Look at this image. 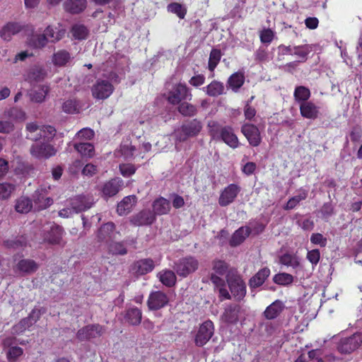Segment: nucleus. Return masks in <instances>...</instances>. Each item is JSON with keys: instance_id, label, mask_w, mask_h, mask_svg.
<instances>
[{"instance_id": "1", "label": "nucleus", "mask_w": 362, "mask_h": 362, "mask_svg": "<svg viewBox=\"0 0 362 362\" xmlns=\"http://www.w3.org/2000/svg\"><path fill=\"white\" fill-rule=\"evenodd\" d=\"M15 339L8 337L3 340V349L8 362H16L23 355V349L14 344Z\"/></svg>"}, {"instance_id": "2", "label": "nucleus", "mask_w": 362, "mask_h": 362, "mask_svg": "<svg viewBox=\"0 0 362 362\" xmlns=\"http://www.w3.org/2000/svg\"><path fill=\"white\" fill-rule=\"evenodd\" d=\"M27 130L29 132L28 137L33 140H37L40 138L49 139L55 134V129L51 126L39 127L35 123L27 124Z\"/></svg>"}, {"instance_id": "3", "label": "nucleus", "mask_w": 362, "mask_h": 362, "mask_svg": "<svg viewBox=\"0 0 362 362\" xmlns=\"http://www.w3.org/2000/svg\"><path fill=\"white\" fill-rule=\"evenodd\" d=\"M199 266L198 260L193 257H187L180 259L175 266L177 274L183 277H186L189 274L195 272Z\"/></svg>"}, {"instance_id": "4", "label": "nucleus", "mask_w": 362, "mask_h": 362, "mask_svg": "<svg viewBox=\"0 0 362 362\" xmlns=\"http://www.w3.org/2000/svg\"><path fill=\"white\" fill-rule=\"evenodd\" d=\"M214 327L211 320H206L199 327L195 335L194 342L197 346H202L206 344L214 334Z\"/></svg>"}, {"instance_id": "5", "label": "nucleus", "mask_w": 362, "mask_h": 362, "mask_svg": "<svg viewBox=\"0 0 362 362\" xmlns=\"http://www.w3.org/2000/svg\"><path fill=\"white\" fill-rule=\"evenodd\" d=\"M114 90L112 84L106 79H98L92 88L93 96L98 100H104L110 96Z\"/></svg>"}, {"instance_id": "6", "label": "nucleus", "mask_w": 362, "mask_h": 362, "mask_svg": "<svg viewBox=\"0 0 362 362\" xmlns=\"http://www.w3.org/2000/svg\"><path fill=\"white\" fill-rule=\"evenodd\" d=\"M192 94L188 88L182 83L175 85L169 92L168 100L170 103L178 104L182 100H191Z\"/></svg>"}, {"instance_id": "7", "label": "nucleus", "mask_w": 362, "mask_h": 362, "mask_svg": "<svg viewBox=\"0 0 362 362\" xmlns=\"http://www.w3.org/2000/svg\"><path fill=\"white\" fill-rule=\"evenodd\" d=\"M201 123L197 119H194L182 127V128L175 132L176 137L180 141H185L188 137L196 136L202 129Z\"/></svg>"}, {"instance_id": "8", "label": "nucleus", "mask_w": 362, "mask_h": 362, "mask_svg": "<svg viewBox=\"0 0 362 362\" xmlns=\"http://www.w3.org/2000/svg\"><path fill=\"white\" fill-rule=\"evenodd\" d=\"M362 343V334H354L353 336L341 340L338 345V349L341 353H351L358 349Z\"/></svg>"}, {"instance_id": "9", "label": "nucleus", "mask_w": 362, "mask_h": 362, "mask_svg": "<svg viewBox=\"0 0 362 362\" xmlns=\"http://www.w3.org/2000/svg\"><path fill=\"white\" fill-rule=\"evenodd\" d=\"M240 192V187L235 184H230L226 187L221 192L218 204L221 206H226L231 204Z\"/></svg>"}, {"instance_id": "10", "label": "nucleus", "mask_w": 362, "mask_h": 362, "mask_svg": "<svg viewBox=\"0 0 362 362\" xmlns=\"http://www.w3.org/2000/svg\"><path fill=\"white\" fill-rule=\"evenodd\" d=\"M169 302L168 296L160 291L151 292L147 300L150 310H156L165 306Z\"/></svg>"}, {"instance_id": "11", "label": "nucleus", "mask_w": 362, "mask_h": 362, "mask_svg": "<svg viewBox=\"0 0 362 362\" xmlns=\"http://www.w3.org/2000/svg\"><path fill=\"white\" fill-rule=\"evenodd\" d=\"M124 186V182L119 177L113 178L105 182L101 187L102 196L105 198L116 195Z\"/></svg>"}, {"instance_id": "12", "label": "nucleus", "mask_w": 362, "mask_h": 362, "mask_svg": "<svg viewBox=\"0 0 362 362\" xmlns=\"http://www.w3.org/2000/svg\"><path fill=\"white\" fill-rule=\"evenodd\" d=\"M241 132L250 145L257 146L260 144L262 139L259 129L256 126L251 124H245L243 125Z\"/></svg>"}, {"instance_id": "13", "label": "nucleus", "mask_w": 362, "mask_h": 362, "mask_svg": "<svg viewBox=\"0 0 362 362\" xmlns=\"http://www.w3.org/2000/svg\"><path fill=\"white\" fill-rule=\"evenodd\" d=\"M228 283L230 292L235 298L240 300L245 296L246 293L245 284L240 277L228 278Z\"/></svg>"}, {"instance_id": "14", "label": "nucleus", "mask_w": 362, "mask_h": 362, "mask_svg": "<svg viewBox=\"0 0 362 362\" xmlns=\"http://www.w3.org/2000/svg\"><path fill=\"white\" fill-rule=\"evenodd\" d=\"M40 317V310H34L32 311L30 315L23 320H22L17 325L13 326L12 329V333L14 334H19L26 329H28L30 326L35 324Z\"/></svg>"}, {"instance_id": "15", "label": "nucleus", "mask_w": 362, "mask_h": 362, "mask_svg": "<svg viewBox=\"0 0 362 362\" xmlns=\"http://www.w3.org/2000/svg\"><path fill=\"white\" fill-rule=\"evenodd\" d=\"M240 312L241 309L239 306L230 305L226 308L221 317V320L227 325L236 324L239 321Z\"/></svg>"}, {"instance_id": "16", "label": "nucleus", "mask_w": 362, "mask_h": 362, "mask_svg": "<svg viewBox=\"0 0 362 362\" xmlns=\"http://www.w3.org/2000/svg\"><path fill=\"white\" fill-rule=\"evenodd\" d=\"M74 212L79 213L88 209L93 205V199L86 196H78L71 199L69 202Z\"/></svg>"}, {"instance_id": "17", "label": "nucleus", "mask_w": 362, "mask_h": 362, "mask_svg": "<svg viewBox=\"0 0 362 362\" xmlns=\"http://www.w3.org/2000/svg\"><path fill=\"white\" fill-rule=\"evenodd\" d=\"M279 49L285 54L295 55L302 60H305L307 55L312 51L310 46L308 45L298 47L280 46Z\"/></svg>"}, {"instance_id": "18", "label": "nucleus", "mask_w": 362, "mask_h": 362, "mask_svg": "<svg viewBox=\"0 0 362 362\" xmlns=\"http://www.w3.org/2000/svg\"><path fill=\"white\" fill-rule=\"evenodd\" d=\"M22 29L18 23L9 22L4 25L0 30V37L4 41H10L12 37L18 34Z\"/></svg>"}, {"instance_id": "19", "label": "nucleus", "mask_w": 362, "mask_h": 362, "mask_svg": "<svg viewBox=\"0 0 362 362\" xmlns=\"http://www.w3.org/2000/svg\"><path fill=\"white\" fill-rule=\"evenodd\" d=\"M220 136L223 141L230 148H236L239 146V140L231 127H225L221 128Z\"/></svg>"}, {"instance_id": "20", "label": "nucleus", "mask_w": 362, "mask_h": 362, "mask_svg": "<svg viewBox=\"0 0 362 362\" xmlns=\"http://www.w3.org/2000/svg\"><path fill=\"white\" fill-rule=\"evenodd\" d=\"M153 261L150 259H140L136 262L132 268V272L137 275H144L151 272L154 269Z\"/></svg>"}, {"instance_id": "21", "label": "nucleus", "mask_w": 362, "mask_h": 362, "mask_svg": "<svg viewBox=\"0 0 362 362\" xmlns=\"http://www.w3.org/2000/svg\"><path fill=\"white\" fill-rule=\"evenodd\" d=\"M45 189H38L35 191L33 197L34 202L38 209H44L52 205L53 201L51 198L45 196Z\"/></svg>"}, {"instance_id": "22", "label": "nucleus", "mask_w": 362, "mask_h": 362, "mask_svg": "<svg viewBox=\"0 0 362 362\" xmlns=\"http://www.w3.org/2000/svg\"><path fill=\"white\" fill-rule=\"evenodd\" d=\"M137 199L134 195L125 197L117 205V213L119 215L129 214L136 203Z\"/></svg>"}, {"instance_id": "23", "label": "nucleus", "mask_w": 362, "mask_h": 362, "mask_svg": "<svg viewBox=\"0 0 362 362\" xmlns=\"http://www.w3.org/2000/svg\"><path fill=\"white\" fill-rule=\"evenodd\" d=\"M284 303L281 300H275L269 305L264 312V317L268 320L276 318L284 310Z\"/></svg>"}, {"instance_id": "24", "label": "nucleus", "mask_w": 362, "mask_h": 362, "mask_svg": "<svg viewBox=\"0 0 362 362\" xmlns=\"http://www.w3.org/2000/svg\"><path fill=\"white\" fill-rule=\"evenodd\" d=\"M301 115L308 119H315L318 115V107L312 102H302L300 103Z\"/></svg>"}, {"instance_id": "25", "label": "nucleus", "mask_w": 362, "mask_h": 362, "mask_svg": "<svg viewBox=\"0 0 362 362\" xmlns=\"http://www.w3.org/2000/svg\"><path fill=\"white\" fill-rule=\"evenodd\" d=\"M307 305H302L300 307V315H295L291 319V322L293 323L294 321L300 323V325H298L295 329L296 332L303 331V328L301 327V325H305L308 323V318L311 317L313 315H308L307 310Z\"/></svg>"}, {"instance_id": "26", "label": "nucleus", "mask_w": 362, "mask_h": 362, "mask_svg": "<svg viewBox=\"0 0 362 362\" xmlns=\"http://www.w3.org/2000/svg\"><path fill=\"white\" fill-rule=\"evenodd\" d=\"M44 33L50 42H56L64 36L66 30L61 25L55 28L48 26Z\"/></svg>"}, {"instance_id": "27", "label": "nucleus", "mask_w": 362, "mask_h": 362, "mask_svg": "<svg viewBox=\"0 0 362 362\" xmlns=\"http://www.w3.org/2000/svg\"><path fill=\"white\" fill-rule=\"evenodd\" d=\"M155 220L154 215L150 211H142L132 219L134 224L141 226L151 224Z\"/></svg>"}, {"instance_id": "28", "label": "nucleus", "mask_w": 362, "mask_h": 362, "mask_svg": "<svg viewBox=\"0 0 362 362\" xmlns=\"http://www.w3.org/2000/svg\"><path fill=\"white\" fill-rule=\"evenodd\" d=\"M280 263L295 269L300 266L299 257L296 254L286 253L280 257Z\"/></svg>"}, {"instance_id": "29", "label": "nucleus", "mask_w": 362, "mask_h": 362, "mask_svg": "<svg viewBox=\"0 0 362 362\" xmlns=\"http://www.w3.org/2000/svg\"><path fill=\"white\" fill-rule=\"evenodd\" d=\"M270 275V269L264 267L260 269L254 276L250 280V285L252 288L259 287L263 284L267 278Z\"/></svg>"}, {"instance_id": "30", "label": "nucleus", "mask_w": 362, "mask_h": 362, "mask_svg": "<svg viewBox=\"0 0 362 362\" xmlns=\"http://www.w3.org/2000/svg\"><path fill=\"white\" fill-rule=\"evenodd\" d=\"M213 270L214 271L215 274L211 275V280L215 284H218L221 281V279L218 276H216V274L221 276L224 275L228 270V266L224 262L217 260L215 261L213 264Z\"/></svg>"}, {"instance_id": "31", "label": "nucleus", "mask_w": 362, "mask_h": 362, "mask_svg": "<svg viewBox=\"0 0 362 362\" xmlns=\"http://www.w3.org/2000/svg\"><path fill=\"white\" fill-rule=\"evenodd\" d=\"M86 6V0H66L64 3L66 11L77 13L82 11Z\"/></svg>"}, {"instance_id": "32", "label": "nucleus", "mask_w": 362, "mask_h": 362, "mask_svg": "<svg viewBox=\"0 0 362 362\" xmlns=\"http://www.w3.org/2000/svg\"><path fill=\"white\" fill-rule=\"evenodd\" d=\"M153 209L156 214H166L170 211V204L167 199L160 197L153 202Z\"/></svg>"}, {"instance_id": "33", "label": "nucleus", "mask_w": 362, "mask_h": 362, "mask_svg": "<svg viewBox=\"0 0 362 362\" xmlns=\"http://www.w3.org/2000/svg\"><path fill=\"white\" fill-rule=\"evenodd\" d=\"M203 90L209 96H218L224 92V86L222 83L214 81L207 86L204 87Z\"/></svg>"}, {"instance_id": "34", "label": "nucleus", "mask_w": 362, "mask_h": 362, "mask_svg": "<svg viewBox=\"0 0 362 362\" xmlns=\"http://www.w3.org/2000/svg\"><path fill=\"white\" fill-rule=\"evenodd\" d=\"M250 233V230L248 227L240 228L234 233L230 240V245L233 246L240 245L249 235Z\"/></svg>"}, {"instance_id": "35", "label": "nucleus", "mask_w": 362, "mask_h": 362, "mask_svg": "<svg viewBox=\"0 0 362 362\" xmlns=\"http://www.w3.org/2000/svg\"><path fill=\"white\" fill-rule=\"evenodd\" d=\"M52 60L55 66H64L70 62L71 55L66 50H59L53 54Z\"/></svg>"}, {"instance_id": "36", "label": "nucleus", "mask_w": 362, "mask_h": 362, "mask_svg": "<svg viewBox=\"0 0 362 362\" xmlns=\"http://www.w3.org/2000/svg\"><path fill=\"white\" fill-rule=\"evenodd\" d=\"M38 146H32L30 149L31 154L36 158H48L56 153L54 147L49 144H43V151H37Z\"/></svg>"}, {"instance_id": "37", "label": "nucleus", "mask_w": 362, "mask_h": 362, "mask_svg": "<svg viewBox=\"0 0 362 362\" xmlns=\"http://www.w3.org/2000/svg\"><path fill=\"white\" fill-rule=\"evenodd\" d=\"M46 75L47 72L43 67L35 66L28 72L26 80L30 82L39 81L44 79Z\"/></svg>"}, {"instance_id": "38", "label": "nucleus", "mask_w": 362, "mask_h": 362, "mask_svg": "<svg viewBox=\"0 0 362 362\" xmlns=\"http://www.w3.org/2000/svg\"><path fill=\"white\" fill-rule=\"evenodd\" d=\"M141 311L136 308H132L127 312L125 318L132 325H138L141 321Z\"/></svg>"}, {"instance_id": "39", "label": "nucleus", "mask_w": 362, "mask_h": 362, "mask_svg": "<svg viewBox=\"0 0 362 362\" xmlns=\"http://www.w3.org/2000/svg\"><path fill=\"white\" fill-rule=\"evenodd\" d=\"M245 76L242 73H235L228 78V85L233 91H238L243 85Z\"/></svg>"}, {"instance_id": "40", "label": "nucleus", "mask_w": 362, "mask_h": 362, "mask_svg": "<svg viewBox=\"0 0 362 362\" xmlns=\"http://www.w3.org/2000/svg\"><path fill=\"white\" fill-rule=\"evenodd\" d=\"M160 281L166 286H172L175 284L176 276L173 272L164 270L158 274Z\"/></svg>"}, {"instance_id": "41", "label": "nucleus", "mask_w": 362, "mask_h": 362, "mask_svg": "<svg viewBox=\"0 0 362 362\" xmlns=\"http://www.w3.org/2000/svg\"><path fill=\"white\" fill-rule=\"evenodd\" d=\"M295 362H323L321 358L320 351L312 350L308 352L307 356H300Z\"/></svg>"}, {"instance_id": "42", "label": "nucleus", "mask_w": 362, "mask_h": 362, "mask_svg": "<svg viewBox=\"0 0 362 362\" xmlns=\"http://www.w3.org/2000/svg\"><path fill=\"white\" fill-rule=\"evenodd\" d=\"M74 147L82 156L90 158L94 155V147L90 143H80Z\"/></svg>"}, {"instance_id": "43", "label": "nucleus", "mask_w": 362, "mask_h": 362, "mask_svg": "<svg viewBox=\"0 0 362 362\" xmlns=\"http://www.w3.org/2000/svg\"><path fill=\"white\" fill-rule=\"evenodd\" d=\"M31 201L27 197H21L16 201V210L19 213H28L32 209Z\"/></svg>"}, {"instance_id": "44", "label": "nucleus", "mask_w": 362, "mask_h": 362, "mask_svg": "<svg viewBox=\"0 0 362 362\" xmlns=\"http://www.w3.org/2000/svg\"><path fill=\"white\" fill-rule=\"evenodd\" d=\"M37 264L30 259H22L17 264V269L21 272L30 273L35 271Z\"/></svg>"}, {"instance_id": "45", "label": "nucleus", "mask_w": 362, "mask_h": 362, "mask_svg": "<svg viewBox=\"0 0 362 362\" xmlns=\"http://www.w3.org/2000/svg\"><path fill=\"white\" fill-rule=\"evenodd\" d=\"M63 111L69 114H76L80 110V106L77 101L73 99H69L64 101L62 105Z\"/></svg>"}, {"instance_id": "46", "label": "nucleus", "mask_w": 362, "mask_h": 362, "mask_svg": "<svg viewBox=\"0 0 362 362\" xmlns=\"http://www.w3.org/2000/svg\"><path fill=\"white\" fill-rule=\"evenodd\" d=\"M273 281L276 284L288 286L292 284L293 277L291 274L287 273H279L274 276Z\"/></svg>"}, {"instance_id": "47", "label": "nucleus", "mask_w": 362, "mask_h": 362, "mask_svg": "<svg viewBox=\"0 0 362 362\" xmlns=\"http://www.w3.org/2000/svg\"><path fill=\"white\" fill-rule=\"evenodd\" d=\"M15 189L16 186L8 182L0 183V200L8 199Z\"/></svg>"}, {"instance_id": "48", "label": "nucleus", "mask_w": 362, "mask_h": 362, "mask_svg": "<svg viewBox=\"0 0 362 362\" xmlns=\"http://www.w3.org/2000/svg\"><path fill=\"white\" fill-rule=\"evenodd\" d=\"M306 197L307 192L305 190L300 192L298 195L294 196L288 201L284 206V209L286 210L293 209L298 204L300 201L304 200Z\"/></svg>"}, {"instance_id": "49", "label": "nucleus", "mask_w": 362, "mask_h": 362, "mask_svg": "<svg viewBox=\"0 0 362 362\" xmlns=\"http://www.w3.org/2000/svg\"><path fill=\"white\" fill-rule=\"evenodd\" d=\"M310 93L308 88L304 86L297 87L294 91L295 99L300 102H307L306 100L310 98Z\"/></svg>"}, {"instance_id": "50", "label": "nucleus", "mask_w": 362, "mask_h": 362, "mask_svg": "<svg viewBox=\"0 0 362 362\" xmlns=\"http://www.w3.org/2000/svg\"><path fill=\"white\" fill-rule=\"evenodd\" d=\"M48 40L45 33L42 35H33L30 40V45L35 48H41L46 45Z\"/></svg>"}, {"instance_id": "51", "label": "nucleus", "mask_w": 362, "mask_h": 362, "mask_svg": "<svg viewBox=\"0 0 362 362\" xmlns=\"http://www.w3.org/2000/svg\"><path fill=\"white\" fill-rule=\"evenodd\" d=\"M51 235L47 238L48 242L51 243H58L62 236L63 230L61 227L54 226L51 227Z\"/></svg>"}, {"instance_id": "52", "label": "nucleus", "mask_w": 362, "mask_h": 362, "mask_svg": "<svg viewBox=\"0 0 362 362\" xmlns=\"http://www.w3.org/2000/svg\"><path fill=\"white\" fill-rule=\"evenodd\" d=\"M115 226L112 223H107L103 225L98 232V238L99 240H103L107 237L110 235V233L114 230Z\"/></svg>"}, {"instance_id": "53", "label": "nucleus", "mask_w": 362, "mask_h": 362, "mask_svg": "<svg viewBox=\"0 0 362 362\" xmlns=\"http://www.w3.org/2000/svg\"><path fill=\"white\" fill-rule=\"evenodd\" d=\"M49 88L47 86H42L38 90H35L31 94V100L36 103H42L44 101L46 95H47Z\"/></svg>"}, {"instance_id": "54", "label": "nucleus", "mask_w": 362, "mask_h": 362, "mask_svg": "<svg viewBox=\"0 0 362 362\" xmlns=\"http://www.w3.org/2000/svg\"><path fill=\"white\" fill-rule=\"evenodd\" d=\"M221 52L218 49H213L209 56V69L211 71H213L216 67L221 59Z\"/></svg>"}, {"instance_id": "55", "label": "nucleus", "mask_w": 362, "mask_h": 362, "mask_svg": "<svg viewBox=\"0 0 362 362\" xmlns=\"http://www.w3.org/2000/svg\"><path fill=\"white\" fill-rule=\"evenodd\" d=\"M71 32L74 38L78 40L86 38L88 34L86 28L81 25H75L73 26Z\"/></svg>"}, {"instance_id": "56", "label": "nucleus", "mask_w": 362, "mask_h": 362, "mask_svg": "<svg viewBox=\"0 0 362 362\" xmlns=\"http://www.w3.org/2000/svg\"><path fill=\"white\" fill-rule=\"evenodd\" d=\"M168 11L175 13L179 18H184L186 14V9L181 4L173 3L168 6Z\"/></svg>"}, {"instance_id": "57", "label": "nucleus", "mask_w": 362, "mask_h": 362, "mask_svg": "<svg viewBox=\"0 0 362 362\" xmlns=\"http://www.w3.org/2000/svg\"><path fill=\"white\" fill-rule=\"evenodd\" d=\"M178 110L185 116H192L196 113V107L188 103H182L179 106Z\"/></svg>"}, {"instance_id": "58", "label": "nucleus", "mask_w": 362, "mask_h": 362, "mask_svg": "<svg viewBox=\"0 0 362 362\" xmlns=\"http://www.w3.org/2000/svg\"><path fill=\"white\" fill-rule=\"evenodd\" d=\"M14 129V125L11 121L4 119V118L0 119V133L1 134H9Z\"/></svg>"}, {"instance_id": "59", "label": "nucleus", "mask_w": 362, "mask_h": 362, "mask_svg": "<svg viewBox=\"0 0 362 362\" xmlns=\"http://www.w3.org/2000/svg\"><path fill=\"white\" fill-rule=\"evenodd\" d=\"M307 259L313 264L316 266L320 259V253L317 249L309 250L307 253Z\"/></svg>"}, {"instance_id": "60", "label": "nucleus", "mask_w": 362, "mask_h": 362, "mask_svg": "<svg viewBox=\"0 0 362 362\" xmlns=\"http://www.w3.org/2000/svg\"><path fill=\"white\" fill-rule=\"evenodd\" d=\"M119 171L122 176L127 177L135 173L136 168L132 164H121L119 165Z\"/></svg>"}, {"instance_id": "61", "label": "nucleus", "mask_w": 362, "mask_h": 362, "mask_svg": "<svg viewBox=\"0 0 362 362\" xmlns=\"http://www.w3.org/2000/svg\"><path fill=\"white\" fill-rule=\"evenodd\" d=\"M88 339L98 337L103 333V327L98 325H88Z\"/></svg>"}, {"instance_id": "62", "label": "nucleus", "mask_w": 362, "mask_h": 362, "mask_svg": "<svg viewBox=\"0 0 362 362\" xmlns=\"http://www.w3.org/2000/svg\"><path fill=\"white\" fill-rule=\"evenodd\" d=\"M260 40L262 43H270L274 37V33L271 29H264L260 32Z\"/></svg>"}, {"instance_id": "63", "label": "nucleus", "mask_w": 362, "mask_h": 362, "mask_svg": "<svg viewBox=\"0 0 362 362\" xmlns=\"http://www.w3.org/2000/svg\"><path fill=\"white\" fill-rule=\"evenodd\" d=\"M310 241L313 244L325 247L327 245V238L321 233H313L310 237Z\"/></svg>"}, {"instance_id": "64", "label": "nucleus", "mask_w": 362, "mask_h": 362, "mask_svg": "<svg viewBox=\"0 0 362 362\" xmlns=\"http://www.w3.org/2000/svg\"><path fill=\"white\" fill-rule=\"evenodd\" d=\"M135 148L132 145L123 144L121 146L120 152L125 158H132L134 156Z\"/></svg>"}]
</instances>
